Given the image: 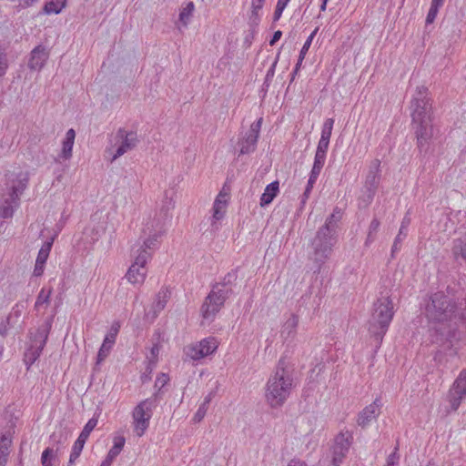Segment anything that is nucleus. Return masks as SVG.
<instances>
[{
	"instance_id": "obj_1",
	"label": "nucleus",
	"mask_w": 466,
	"mask_h": 466,
	"mask_svg": "<svg viewBox=\"0 0 466 466\" xmlns=\"http://www.w3.org/2000/svg\"><path fill=\"white\" fill-rule=\"evenodd\" d=\"M456 302L442 291L432 293L425 304L428 320L441 325L434 328L432 342L444 351H450L451 356L457 355L458 344L461 339L459 323L466 320L464 313L459 316L456 314Z\"/></svg>"
},
{
	"instance_id": "obj_2",
	"label": "nucleus",
	"mask_w": 466,
	"mask_h": 466,
	"mask_svg": "<svg viewBox=\"0 0 466 466\" xmlns=\"http://www.w3.org/2000/svg\"><path fill=\"white\" fill-rule=\"evenodd\" d=\"M412 127L420 153H427L433 137L432 106L427 87L418 86L410 102Z\"/></svg>"
},
{
	"instance_id": "obj_3",
	"label": "nucleus",
	"mask_w": 466,
	"mask_h": 466,
	"mask_svg": "<svg viewBox=\"0 0 466 466\" xmlns=\"http://www.w3.org/2000/svg\"><path fill=\"white\" fill-rule=\"evenodd\" d=\"M294 388V368L287 356H282L269 376L265 398L271 408L281 407L289 399Z\"/></svg>"
},
{
	"instance_id": "obj_4",
	"label": "nucleus",
	"mask_w": 466,
	"mask_h": 466,
	"mask_svg": "<svg viewBox=\"0 0 466 466\" xmlns=\"http://www.w3.org/2000/svg\"><path fill=\"white\" fill-rule=\"evenodd\" d=\"M373 308L369 320V332L379 348L394 316L393 302L390 297H382L374 302Z\"/></svg>"
},
{
	"instance_id": "obj_5",
	"label": "nucleus",
	"mask_w": 466,
	"mask_h": 466,
	"mask_svg": "<svg viewBox=\"0 0 466 466\" xmlns=\"http://www.w3.org/2000/svg\"><path fill=\"white\" fill-rule=\"evenodd\" d=\"M337 242L338 232L334 228L321 226L317 230L315 238L311 240L312 259L317 266L314 272H320L322 265L329 258Z\"/></svg>"
},
{
	"instance_id": "obj_6",
	"label": "nucleus",
	"mask_w": 466,
	"mask_h": 466,
	"mask_svg": "<svg viewBox=\"0 0 466 466\" xmlns=\"http://www.w3.org/2000/svg\"><path fill=\"white\" fill-rule=\"evenodd\" d=\"M160 400V392L154 394L140 401L134 409L132 416L134 420V431L138 437L146 432L149 426V420L153 415V410L157 406Z\"/></svg>"
},
{
	"instance_id": "obj_7",
	"label": "nucleus",
	"mask_w": 466,
	"mask_h": 466,
	"mask_svg": "<svg viewBox=\"0 0 466 466\" xmlns=\"http://www.w3.org/2000/svg\"><path fill=\"white\" fill-rule=\"evenodd\" d=\"M52 327V319H46L35 333L30 332V345L24 354V361L29 369L40 357Z\"/></svg>"
},
{
	"instance_id": "obj_8",
	"label": "nucleus",
	"mask_w": 466,
	"mask_h": 466,
	"mask_svg": "<svg viewBox=\"0 0 466 466\" xmlns=\"http://www.w3.org/2000/svg\"><path fill=\"white\" fill-rule=\"evenodd\" d=\"M229 296L230 290L218 289L211 286V290L205 298L200 308L202 318L210 321L214 320Z\"/></svg>"
},
{
	"instance_id": "obj_9",
	"label": "nucleus",
	"mask_w": 466,
	"mask_h": 466,
	"mask_svg": "<svg viewBox=\"0 0 466 466\" xmlns=\"http://www.w3.org/2000/svg\"><path fill=\"white\" fill-rule=\"evenodd\" d=\"M149 253L140 249H134L132 256L135 258L134 263L129 267L126 278L132 284H142L145 280L147 270L145 265L149 259Z\"/></svg>"
},
{
	"instance_id": "obj_10",
	"label": "nucleus",
	"mask_w": 466,
	"mask_h": 466,
	"mask_svg": "<svg viewBox=\"0 0 466 466\" xmlns=\"http://www.w3.org/2000/svg\"><path fill=\"white\" fill-rule=\"evenodd\" d=\"M116 139L120 142V145L112 154L110 162L113 163L125 153L133 150L138 144L139 139L136 131H127L124 127L117 129L116 133Z\"/></svg>"
},
{
	"instance_id": "obj_11",
	"label": "nucleus",
	"mask_w": 466,
	"mask_h": 466,
	"mask_svg": "<svg viewBox=\"0 0 466 466\" xmlns=\"http://www.w3.org/2000/svg\"><path fill=\"white\" fill-rule=\"evenodd\" d=\"M352 439V434L349 431L340 432L335 438L331 451V460L327 466H339L349 452Z\"/></svg>"
},
{
	"instance_id": "obj_12",
	"label": "nucleus",
	"mask_w": 466,
	"mask_h": 466,
	"mask_svg": "<svg viewBox=\"0 0 466 466\" xmlns=\"http://www.w3.org/2000/svg\"><path fill=\"white\" fill-rule=\"evenodd\" d=\"M217 349L218 342L216 339L209 337L189 346L187 350V356L194 360H198L212 354Z\"/></svg>"
},
{
	"instance_id": "obj_13",
	"label": "nucleus",
	"mask_w": 466,
	"mask_h": 466,
	"mask_svg": "<svg viewBox=\"0 0 466 466\" xmlns=\"http://www.w3.org/2000/svg\"><path fill=\"white\" fill-rule=\"evenodd\" d=\"M449 397L451 409L458 410L461 400L466 397V369L462 370L455 380Z\"/></svg>"
},
{
	"instance_id": "obj_14",
	"label": "nucleus",
	"mask_w": 466,
	"mask_h": 466,
	"mask_svg": "<svg viewBox=\"0 0 466 466\" xmlns=\"http://www.w3.org/2000/svg\"><path fill=\"white\" fill-rule=\"evenodd\" d=\"M30 174L28 171H19L17 174L11 175L10 194L11 199L14 200L23 194L27 187Z\"/></svg>"
},
{
	"instance_id": "obj_15",
	"label": "nucleus",
	"mask_w": 466,
	"mask_h": 466,
	"mask_svg": "<svg viewBox=\"0 0 466 466\" xmlns=\"http://www.w3.org/2000/svg\"><path fill=\"white\" fill-rule=\"evenodd\" d=\"M381 403L379 399H376L371 404L366 406L358 416L357 423L359 426L364 428L370 422L376 419L380 414V407Z\"/></svg>"
},
{
	"instance_id": "obj_16",
	"label": "nucleus",
	"mask_w": 466,
	"mask_h": 466,
	"mask_svg": "<svg viewBox=\"0 0 466 466\" xmlns=\"http://www.w3.org/2000/svg\"><path fill=\"white\" fill-rule=\"evenodd\" d=\"M49 57L46 48L41 45L35 46L30 54L28 67L31 70H41Z\"/></svg>"
},
{
	"instance_id": "obj_17",
	"label": "nucleus",
	"mask_w": 466,
	"mask_h": 466,
	"mask_svg": "<svg viewBox=\"0 0 466 466\" xmlns=\"http://www.w3.org/2000/svg\"><path fill=\"white\" fill-rule=\"evenodd\" d=\"M380 180V160L371 161L364 187L378 188Z\"/></svg>"
},
{
	"instance_id": "obj_18",
	"label": "nucleus",
	"mask_w": 466,
	"mask_h": 466,
	"mask_svg": "<svg viewBox=\"0 0 466 466\" xmlns=\"http://www.w3.org/2000/svg\"><path fill=\"white\" fill-rule=\"evenodd\" d=\"M169 298V290L167 289H161L157 294L148 314L152 312V318L156 319L158 314L165 309Z\"/></svg>"
},
{
	"instance_id": "obj_19",
	"label": "nucleus",
	"mask_w": 466,
	"mask_h": 466,
	"mask_svg": "<svg viewBox=\"0 0 466 466\" xmlns=\"http://www.w3.org/2000/svg\"><path fill=\"white\" fill-rule=\"evenodd\" d=\"M299 317L296 313L290 314L289 318L285 321L280 331L281 337L287 339H293L297 334Z\"/></svg>"
},
{
	"instance_id": "obj_20",
	"label": "nucleus",
	"mask_w": 466,
	"mask_h": 466,
	"mask_svg": "<svg viewBox=\"0 0 466 466\" xmlns=\"http://www.w3.org/2000/svg\"><path fill=\"white\" fill-rule=\"evenodd\" d=\"M52 247L51 242H46L43 247L40 248L37 254V258L35 260V265L34 268V275L35 277H40L44 273L45 264L48 258L49 252Z\"/></svg>"
},
{
	"instance_id": "obj_21",
	"label": "nucleus",
	"mask_w": 466,
	"mask_h": 466,
	"mask_svg": "<svg viewBox=\"0 0 466 466\" xmlns=\"http://www.w3.org/2000/svg\"><path fill=\"white\" fill-rule=\"evenodd\" d=\"M329 138L328 139H322V138L319 139V141L318 143L317 150L315 153V157H314L313 167L323 168L325 160H326L327 152L329 149Z\"/></svg>"
},
{
	"instance_id": "obj_22",
	"label": "nucleus",
	"mask_w": 466,
	"mask_h": 466,
	"mask_svg": "<svg viewBox=\"0 0 466 466\" xmlns=\"http://www.w3.org/2000/svg\"><path fill=\"white\" fill-rule=\"evenodd\" d=\"M279 191V181H273L270 184H268L264 193L261 195L260 198V207L264 208L268 205H269L273 199L277 197L278 193Z\"/></svg>"
},
{
	"instance_id": "obj_23",
	"label": "nucleus",
	"mask_w": 466,
	"mask_h": 466,
	"mask_svg": "<svg viewBox=\"0 0 466 466\" xmlns=\"http://www.w3.org/2000/svg\"><path fill=\"white\" fill-rule=\"evenodd\" d=\"M20 198L11 199V194L0 203V217L3 218H12L15 208L19 205Z\"/></svg>"
},
{
	"instance_id": "obj_24",
	"label": "nucleus",
	"mask_w": 466,
	"mask_h": 466,
	"mask_svg": "<svg viewBox=\"0 0 466 466\" xmlns=\"http://www.w3.org/2000/svg\"><path fill=\"white\" fill-rule=\"evenodd\" d=\"M258 138L255 136H251L248 133L238 139V145L240 147L239 154L247 155L254 152L257 147Z\"/></svg>"
},
{
	"instance_id": "obj_25",
	"label": "nucleus",
	"mask_w": 466,
	"mask_h": 466,
	"mask_svg": "<svg viewBox=\"0 0 466 466\" xmlns=\"http://www.w3.org/2000/svg\"><path fill=\"white\" fill-rule=\"evenodd\" d=\"M410 225V218L405 217L402 219L399 233L394 239L392 248H391V257L393 258L395 253L400 249V243L407 237L408 234V227Z\"/></svg>"
},
{
	"instance_id": "obj_26",
	"label": "nucleus",
	"mask_w": 466,
	"mask_h": 466,
	"mask_svg": "<svg viewBox=\"0 0 466 466\" xmlns=\"http://www.w3.org/2000/svg\"><path fill=\"white\" fill-rule=\"evenodd\" d=\"M451 253L456 261L461 259L466 262V237L453 240Z\"/></svg>"
},
{
	"instance_id": "obj_27",
	"label": "nucleus",
	"mask_w": 466,
	"mask_h": 466,
	"mask_svg": "<svg viewBox=\"0 0 466 466\" xmlns=\"http://www.w3.org/2000/svg\"><path fill=\"white\" fill-rule=\"evenodd\" d=\"M25 308V301H19L12 308L10 314L6 317L7 324H9L10 327L15 328L18 325L22 313Z\"/></svg>"
},
{
	"instance_id": "obj_28",
	"label": "nucleus",
	"mask_w": 466,
	"mask_h": 466,
	"mask_svg": "<svg viewBox=\"0 0 466 466\" xmlns=\"http://www.w3.org/2000/svg\"><path fill=\"white\" fill-rule=\"evenodd\" d=\"M76 132L73 128L66 131V137L63 140V147L61 157L65 159H68L72 157V149L75 142Z\"/></svg>"
},
{
	"instance_id": "obj_29",
	"label": "nucleus",
	"mask_w": 466,
	"mask_h": 466,
	"mask_svg": "<svg viewBox=\"0 0 466 466\" xmlns=\"http://www.w3.org/2000/svg\"><path fill=\"white\" fill-rule=\"evenodd\" d=\"M12 439L5 435H0V466H5L10 454Z\"/></svg>"
},
{
	"instance_id": "obj_30",
	"label": "nucleus",
	"mask_w": 466,
	"mask_h": 466,
	"mask_svg": "<svg viewBox=\"0 0 466 466\" xmlns=\"http://www.w3.org/2000/svg\"><path fill=\"white\" fill-rule=\"evenodd\" d=\"M161 236V233H155L152 236H149L147 239L143 241L142 244H137L132 248V251L134 249H141L146 251L147 253H149V258L152 256L153 251L156 248L157 243L158 241V238Z\"/></svg>"
},
{
	"instance_id": "obj_31",
	"label": "nucleus",
	"mask_w": 466,
	"mask_h": 466,
	"mask_svg": "<svg viewBox=\"0 0 466 466\" xmlns=\"http://www.w3.org/2000/svg\"><path fill=\"white\" fill-rule=\"evenodd\" d=\"M238 279L237 272L231 270L228 272L221 281L214 283L212 286L218 289L230 290V295L233 293V286Z\"/></svg>"
},
{
	"instance_id": "obj_32",
	"label": "nucleus",
	"mask_w": 466,
	"mask_h": 466,
	"mask_svg": "<svg viewBox=\"0 0 466 466\" xmlns=\"http://www.w3.org/2000/svg\"><path fill=\"white\" fill-rule=\"evenodd\" d=\"M115 340H116V334H110V335L106 336V338L102 343V346L100 347L99 351L97 353V363H100L107 357L112 346L115 343Z\"/></svg>"
},
{
	"instance_id": "obj_33",
	"label": "nucleus",
	"mask_w": 466,
	"mask_h": 466,
	"mask_svg": "<svg viewBox=\"0 0 466 466\" xmlns=\"http://www.w3.org/2000/svg\"><path fill=\"white\" fill-rule=\"evenodd\" d=\"M380 227V220L377 218H373L368 228L367 238L364 243L365 247H370L376 240Z\"/></svg>"
},
{
	"instance_id": "obj_34",
	"label": "nucleus",
	"mask_w": 466,
	"mask_h": 466,
	"mask_svg": "<svg viewBox=\"0 0 466 466\" xmlns=\"http://www.w3.org/2000/svg\"><path fill=\"white\" fill-rule=\"evenodd\" d=\"M66 2L62 0H51L46 3L43 11L46 15L59 14L65 7Z\"/></svg>"
},
{
	"instance_id": "obj_35",
	"label": "nucleus",
	"mask_w": 466,
	"mask_h": 466,
	"mask_svg": "<svg viewBox=\"0 0 466 466\" xmlns=\"http://www.w3.org/2000/svg\"><path fill=\"white\" fill-rule=\"evenodd\" d=\"M126 440L123 436H116L114 438V445L109 450L106 458L109 460L114 461L118 454L121 452L124 445H125Z\"/></svg>"
},
{
	"instance_id": "obj_36",
	"label": "nucleus",
	"mask_w": 466,
	"mask_h": 466,
	"mask_svg": "<svg viewBox=\"0 0 466 466\" xmlns=\"http://www.w3.org/2000/svg\"><path fill=\"white\" fill-rule=\"evenodd\" d=\"M342 218V211L339 208H335L333 212L326 218L324 223V227L329 228H334L336 231L338 229V224Z\"/></svg>"
},
{
	"instance_id": "obj_37",
	"label": "nucleus",
	"mask_w": 466,
	"mask_h": 466,
	"mask_svg": "<svg viewBox=\"0 0 466 466\" xmlns=\"http://www.w3.org/2000/svg\"><path fill=\"white\" fill-rule=\"evenodd\" d=\"M227 195L226 194H223L222 192H220L215 202H214V206H213V210H214V213H213V218L215 220H220L223 217H224V214H225V209H226V206H225V203L224 202H220V198H226Z\"/></svg>"
},
{
	"instance_id": "obj_38",
	"label": "nucleus",
	"mask_w": 466,
	"mask_h": 466,
	"mask_svg": "<svg viewBox=\"0 0 466 466\" xmlns=\"http://www.w3.org/2000/svg\"><path fill=\"white\" fill-rule=\"evenodd\" d=\"M444 0H431V7L426 17V24L430 25L434 22L439 9L442 6Z\"/></svg>"
},
{
	"instance_id": "obj_39",
	"label": "nucleus",
	"mask_w": 466,
	"mask_h": 466,
	"mask_svg": "<svg viewBox=\"0 0 466 466\" xmlns=\"http://www.w3.org/2000/svg\"><path fill=\"white\" fill-rule=\"evenodd\" d=\"M85 443L86 441L79 438H77V440L75 441L69 457L68 466H71L75 462V461L80 456Z\"/></svg>"
},
{
	"instance_id": "obj_40",
	"label": "nucleus",
	"mask_w": 466,
	"mask_h": 466,
	"mask_svg": "<svg viewBox=\"0 0 466 466\" xmlns=\"http://www.w3.org/2000/svg\"><path fill=\"white\" fill-rule=\"evenodd\" d=\"M195 5L193 2H189L187 5L180 11L179 14V21L183 24L184 26H187L190 17L192 16Z\"/></svg>"
},
{
	"instance_id": "obj_41",
	"label": "nucleus",
	"mask_w": 466,
	"mask_h": 466,
	"mask_svg": "<svg viewBox=\"0 0 466 466\" xmlns=\"http://www.w3.org/2000/svg\"><path fill=\"white\" fill-rule=\"evenodd\" d=\"M52 290H53L52 288L48 289L47 290H46V289L43 288L40 290V292L37 295L36 301L35 303V309H39V308L43 304H46V305L49 304Z\"/></svg>"
},
{
	"instance_id": "obj_42",
	"label": "nucleus",
	"mask_w": 466,
	"mask_h": 466,
	"mask_svg": "<svg viewBox=\"0 0 466 466\" xmlns=\"http://www.w3.org/2000/svg\"><path fill=\"white\" fill-rule=\"evenodd\" d=\"M97 424V419L96 418H91L87 422L86 424L84 426L82 431L80 432L78 438L86 441V440L88 439L91 431L95 429V427L96 426Z\"/></svg>"
},
{
	"instance_id": "obj_43",
	"label": "nucleus",
	"mask_w": 466,
	"mask_h": 466,
	"mask_svg": "<svg viewBox=\"0 0 466 466\" xmlns=\"http://www.w3.org/2000/svg\"><path fill=\"white\" fill-rule=\"evenodd\" d=\"M8 68L6 47L0 45V77H3Z\"/></svg>"
},
{
	"instance_id": "obj_44",
	"label": "nucleus",
	"mask_w": 466,
	"mask_h": 466,
	"mask_svg": "<svg viewBox=\"0 0 466 466\" xmlns=\"http://www.w3.org/2000/svg\"><path fill=\"white\" fill-rule=\"evenodd\" d=\"M334 125L333 118H327L322 126L320 138L330 140Z\"/></svg>"
},
{
	"instance_id": "obj_45",
	"label": "nucleus",
	"mask_w": 466,
	"mask_h": 466,
	"mask_svg": "<svg viewBox=\"0 0 466 466\" xmlns=\"http://www.w3.org/2000/svg\"><path fill=\"white\" fill-rule=\"evenodd\" d=\"M321 170H322V168L316 167L312 166V168H311V171L309 174V177L306 188H305L306 191L311 192V190L314 187V184L316 183Z\"/></svg>"
},
{
	"instance_id": "obj_46",
	"label": "nucleus",
	"mask_w": 466,
	"mask_h": 466,
	"mask_svg": "<svg viewBox=\"0 0 466 466\" xmlns=\"http://www.w3.org/2000/svg\"><path fill=\"white\" fill-rule=\"evenodd\" d=\"M169 380L168 376L166 373H160L155 381V388L157 390L155 392H160V400L162 399L163 390L162 389L167 384Z\"/></svg>"
},
{
	"instance_id": "obj_47",
	"label": "nucleus",
	"mask_w": 466,
	"mask_h": 466,
	"mask_svg": "<svg viewBox=\"0 0 466 466\" xmlns=\"http://www.w3.org/2000/svg\"><path fill=\"white\" fill-rule=\"evenodd\" d=\"M260 22V16L258 12L251 11V14L248 18V25L250 27L251 35H254L257 27L258 26Z\"/></svg>"
},
{
	"instance_id": "obj_48",
	"label": "nucleus",
	"mask_w": 466,
	"mask_h": 466,
	"mask_svg": "<svg viewBox=\"0 0 466 466\" xmlns=\"http://www.w3.org/2000/svg\"><path fill=\"white\" fill-rule=\"evenodd\" d=\"M289 1L290 0H278L277 5H276V8H275V12H274V15H273V21L274 22H277L278 20H279V18L282 15V13H283L284 9L286 8V6H287V5H288V3Z\"/></svg>"
},
{
	"instance_id": "obj_49",
	"label": "nucleus",
	"mask_w": 466,
	"mask_h": 466,
	"mask_svg": "<svg viewBox=\"0 0 466 466\" xmlns=\"http://www.w3.org/2000/svg\"><path fill=\"white\" fill-rule=\"evenodd\" d=\"M364 193L362 197L360 198L363 203H365V206L370 205L376 194L377 189L372 187H364Z\"/></svg>"
},
{
	"instance_id": "obj_50",
	"label": "nucleus",
	"mask_w": 466,
	"mask_h": 466,
	"mask_svg": "<svg viewBox=\"0 0 466 466\" xmlns=\"http://www.w3.org/2000/svg\"><path fill=\"white\" fill-rule=\"evenodd\" d=\"M54 457V451L51 448H46L41 456L42 466H52L51 461Z\"/></svg>"
},
{
	"instance_id": "obj_51",
	"label": "nucleus",
	"mask_w": 466,
	"mask_h": 466,
	"mask_svg": "<svg viewBox=\"0 0 466 466\" xmlns=\"http://www.w3.org/2000/svg\"><path fill=\"white\" fill-rule=\"evenodd\" d=\"M318 31H319V27H316L313 30V32L309 35V36L307 38L306 42L304 43V45L299 52V55L306 56V54L309 51V49L311 46V43H312L315 35H317Z\"/></svg>"
},
{
	"instance_id": "obj_52",
	"label": "nucleus",
	"mask_w": 466,
	"mask_h": 466,
	"mask_svg": "<svg viewBox=\"0 0 466 466\" xmlns=\"http://www.w3.org/2000/svg\"><path fill=\"white\" fill-rule=\"evenodd\" d=\"M398 446L395 447L394 451L387 458L386 466H398L400 456L398 454Z\"/></svg>"
},
{
	"instance_id": "obj_53",
	"label": "nucleus",
	"mask_w": 466,
	"mask_h": 466,
	"mask_svg": "<svg viewBox=\"0 0 466 466\" xmlns=\"http://www.w3.org/2000/svg\"><path fill=\"white\" fill-rule=\"evenodd\" d=\"M262 124V118L260 117L256 122L252 123L248 134L251 136H255L256 138H258L260 128Z\"/></svg>"
},
{
	"instance_id": "obj_54",
	"label": "nucleus",
	"mask_w": 466,
	"mask_h": 466,
	"mask_svg": "<svg viewBox=\"0 0 466 466\" xmlns=\"http://www.w3.org/2000/svg\"><path fill=\"white\" fill-rule=\"evenodd\" d=\"M208 408V407L205 406V404H201L198 407V409L193 418L194 422H200L204 419V417L207 413Z\"/></svg>"
},
{
	"instance_id": "obj_55",
	"label": "nucleus",
	"mask_w": 466,
	"mask_h": 466,
	"mask_svg": "<svg viewBox=\"0 0 466 466\" xmlns=\"http://www.w3.org/2000/svg\"><path fill=\"white\" fill-rule=\"evenodd\" d=\"M277 60L274 61V63L271 65V66L269 67V69L268 70L267 72V75H266V77H265V81H264V85L268 86H269V83L271 81V79L273 78L274 75H275V68H276V66H277Z\"/></svg>"
},
{
	"instance_id": "obj_56",
	"label": "nucleus",
	"mask_w": 466,
	"mask_h": 466,
	"mask_svg": "<svg viewBox=\"0 0 466 466\" xmlns=\"http://www.w3.org/2000/svg\"><path fill=\"white\" fill-rule=\"evenodd\" d=\"M12 329L9 324H7V321H2L0 323V335L2 337H6L8 334L9 329Z\"/></svg>"
},
{
	"instance_id": "obj_57",
	"label": "nucleus",
	"mask_w": 466,
	"mask_h": 466,
	"mask_svg": "<svg viewBox=\"0 0 466 466\" xmlns=\"http://www.w3.org/2000/svg\"><path fill=\"white\" fill-rule=\"evenodd\" d=\"M265 0H252L251 11L258 12L262 7Z\"/></svg>"
},
{
	"instance_id": "obj_58",
	"label": "nucleus",
	"mask_w": 466,
	"mask_h": 466,
	"mask_svg": "<svg viewBox=\"0 0 466 466\" xmlns=\"http://www.w3.org/2000/svg\"><path fill=\"white\" fill-rule=\"evenodd\" d=\"M281 35H282V32L280 30L274 32V34L269 41V45L274 46L280 39Z\"/></svg>"
},
{
	"instance_id": "obj_59",
	"label": "nucleus",
	"mask_w": 466,
	"mask_h": 466,
	"mask_svg": "<svg viewBox=\"0 0 466 466\" xmlns=\"http://www.w3.org/2000/svg\"><path fill=\"white\" fill-rule=\"evenodd\" d=\"M215 391H210L204 399V401L201 404H205V406L208 407L210 401L215 396Z\"/></svg>"
},
{
	"instance_id": "obj_60",
	"label": "nucleus",
	"mask_w": 466,
	"mask_h": 466,
	"mask_svg": "<svg viewBox=\"0 0 466 466\" xmlns=\"http://www.w3.org/2000/svg\"><path fill=\"white\" fill-rule=\"evenodd\" d=\"M288 466H308L307 463L300 460H291Z\"/></svg>"
},
{
	"instance_id": "obj_61",
	"label": "nucleus",
	"mask_w": 466,
	"mask_h": 466,
	"mask_svg": "<svg viewBox=\"0 0 466 466\" xmlns=\"http://www.w3.org/2000/svg\"><path fill=\"white\" fill-rule=\"evenodd\" d=\"M311 192L304 190L302 196L300 197V204L304 206L309 198Z\"/></svg>"
},
{
	"instance_id": "obj_62",
	"label": "nucleus",
	"mask_w": 466,
	"mask_h": 466,
	"mask_svg": "<svg viewBox=\"0 0 466 466\" xmlns=\"http://www.w3.org/2000/svg\"><path fill=\"white\" fill-rule=\"evenodd\" d=\"M158 352H159L158 344H154L153 347L151 348V355L153 357H156V356H157Z\"/></svg>"
},
{
	"instance_id": "obj_63",
	"label": "nucleus",
	"mask_w": 466,
	"mask_h": 466,
	"mask_svg": "<svg viewBox=\"0 0 466 466\" xmlns=\"http://www.w3.org/2000/svg\"><path fill=\"white\" fill-rule=\"evenodd\" d=\"M304 58H305V56H304L299 55V59H298V62H297V64H296V66H295V68H296L297 70H299V69H300V66H301V65H302V62H303Z\"/></svg>"
},
{
	"instance_id": "obj_64",
	"label": "nucleus",
	"mask_w": 466,
	"mask_h": 466,
	"mask_svg": "<svg viewBox=\"0 0 466 466\" xmlns=\"http://www.w3.org/2000/svg\"><path fill=\"white\" fill-rule=\"evenodd\" d=\"M113 461L108 458H105V460L101 462L100 466H111Z\"/></svg>"
}]
</instances>
